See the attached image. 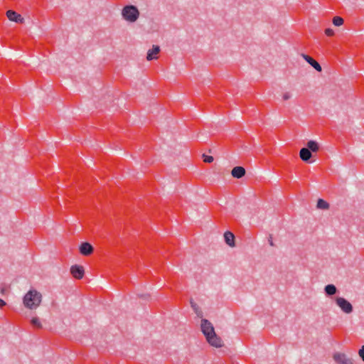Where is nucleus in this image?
<instances>
[{
	"mask_svg": "<svg viewBox=\"0 0 364 364\" xmlns=\"http://www.w3.org/2000/svg\"><path fill=\"white\" fill-rule=\"evenodd\" d=\"M201 331L210 345L215 348L223 346L222 339L215 333L213 324L208 320H201Z\"/></svg>",
	"mask_w": 364,
	"mask_h": 364,
	"instance_id": "f257e3e1",
	"label": "nucleus"
},
{
	"mask_svg": "<svg viewBox=\"0 0 364 364\" xmlns=\"http://www.w3.org/2000/svg\"><path fill=\"white\" fill-rule=\"evenodd\" d=\"M42 295L36 290L28 291L23 297V304L30 309L37 308L41 302Z\"/></svg>",
	"mask_w": 364,
	"mask_h": 364,
	"instance_id": "f03ea898",
	"label": "nucleus"
},
{
	"mask_svg": "<svg viewBox=\"0 0 364 364\" xmlns=\"http://www.w3.org/2000/svg\"><path fill=\"white\" fill-rule=\"evenodd\" d=\"M139 11L136 6L127 5L122 10V17L127 21L135 22L139 17Z\"/></svg>",
	"mask_w": 364,
	"mask_h": 364,
	"instance_id": "7ed1b4c3",
	"label": "nucleus"
},
{
	"mask_svg": "<svg viewBox=\"0 0 364 364\" xmlns=\"http://www.w3.org/2000/svg\"><path fill=\"white\" fill-rule=\"evenodd\" d=\"M335 301L344 313L350 314L353 312V308L352 304L345 298L336 297Z\"/></svg>",
	"mask_w": 364,
	"mask_h": 364,
	"instance_id": "20e7f679",
	"label": "nucleus"
},
{
	"mask_svg": "<svg viewBox=\"0 0 364 364\" xmlns=\"http://www.w3.org/2000/svg\"><path fill=\"white\" fill-rule=\"evenodd\" d=\"M333 359L338 364H354V360L352 358L348 357L342 353H334Z\"/></svg>",
	"mask_w": 364,
	"mask_h": 364,
	"instance_id": "39448f33",
	"label": "nucleus"
},
{
	"mask_svg": "<svg viewBox=\"0 0 364 364\" xmlns=\"http://www.w3.org/2000/svg\"><path fill=\"white\" fill-rule=\"evenodd\" d=\"M70 272L75 279H80L83 277L85 271L83 267L75 264L71 267Z\"/></svg>",
	"mask_w": 364,
	"mask_h": 364,
	"instance_id": "423d86ee",
	"label": "nucleus"
},
{
	"mask_svg": "<svg viewBox=\"0 0 364 364\" xmlns=\"http://www.w3.org/2000/svg\"><path fill=\"white\" fill-rule=\"evenodd\" d=\"M6 16L10 21H14L16 23H23L24 22L23 18L20 14H18V13L13 10L7 11Z\"/></svg>",
	"mask_w": 364,
	"mask_h": 364,
	"instance_id": "0eeeda50",
	"label": "nucleus"
},
{
	"mask_svg": "<svg viewBox=\"0 0 364 364\" xmlns=\"http://www.w3.org/2000/svg\"><path fill=\"white\" fill-rule=\"evenodd\" d=\"M79 250H80V252L84 256H89L94 251V248H93L92 245L90 243L87 242H82L80 245Z\"/></svg>",
	"mask_w": 364,
	"mask_h": 364,
	"instance_id": "6e6552de",
	"label": "nucleus"
},
{
	"mask_svg": "<svg viewBox=\"0 0 364 364\" xmlns=\"http://www.w3.org/2000/svg\"><path fill=\"white\" fill-rule=\"evenodd\" d=\"M160 47L157 45H154L152 48L147 52L146 60L150 61L154 59L158 58V54L160 53Z\"/></svg>",
	"mask_w": 364,
	"mask_h": 364,
	"instance_id": "1a4fd4ad",
	"label": "nucleus"
},
{
	"mask_svg": "<svg viewBox=\"0 0 364 364\" xmlns=\"http://www.w3.org/2000/svg\"><path fill=\"white\" fill-rule=\"evenodd\" d=\"M301 57L309 63L316 70L321 72L322 68L320 64L315 60L311 56L306 55L304 53L301 54Z\"/></svg>",
	"mask_w": 364,
	"mask_h": 364,
	"instance_id": "9d476101",
	"label": "nucleus"
},
{
	"mask_svg": "<svg viewBox=\"0 0 364 364\" xmlns=\"http://www.w3.org/2000/svg\"><path fill=\"white\" fill-rule=\"evenodd\" d=\"M246 171L242 166H235L232 169L231 174L235 178H241L245 175Z\"/></svg>",
	"mask_w": 364,
	"mask_h": 364,
	"instance_id": "9b49d317",
	"label": "nucleus"
},
{
	"mask_svg": "<svg viewBox=\"0 0 364 364\" xmlns=\"http://www.w3.org/2000/svg\"><path fill=\"white\" fill-rule=\"evenodd\" d=\"M299 156L301 159L305 162H309L310 159L312 156L311 152L308 149L302 148L299 152Z\"/></svg>",
	"mask_w": 364,
	"mask_h": 364,
	"instance_id": "f8f14e48",
	"label": "nucleus"
},
{
	"mask_svg": "<svg viewBox=\"0 0 364 364\" xmlns=\"http://www.w3.org/2000/svg\"><path fill=\"white\" fill-rule=\"evenodd\" d=\"M224 238H225V241L226 244L228 245L230 247L235 246V235L233 233H232L230 231H227L224 234Z\"/></svg>",
	"mask_w": 364,
	"mask_h": 364,
	"instance_id": "ddd939ff",
	"label": "nucleus"
},
{
	"mask_svg": "<svg viewBox=\"0 0 364 364\" xmlns=\"http://www.w3.org/2000/svg\"><path fill=\"white\" fill-rule=\"evenodd\" d=\"M324 292L327 296H332L338 292V289L334 284H327L324 287Z\"/></svg>",
	"mask_w": 364,
	"mask_h": 364,
	"instance_id": "4468645a",
	"label": "nucleus"
},
{
	"mask_svg": "<svg viewBox=\"0 0 364 364\" xmlns=\"http://www.w3.org/2000/svg\"><path fill=\"white\" fill-rule=\"evenodd\" d=\"M305 148L308 149L311 152H316L319 149V146L316 141L311 140L307 142V146Z\"/></svg>",
	"mask_w": 364,
	"mask_h": 364,
	"instance_id": "2eb2a0df",
	"label": "nucleus"
},
{
	"mask_svg": "<svg viewBox=\"0 0 364 364\" xmlns=\"http://www.w3.org/2000/svg\"><path fill=\"white\" fill-rule=\"evenodd\" d=\"M316 207L318 209L326 210L329 208V204L323 199H318L317 201Z\"/></svg>",
	"mask_w": 364,
	"mask_h": 364,
	"instance_id": "dca6fc26",
	"label": "nucleus"
},
{
	"mask_svg": "<svg viewBox=\"0 0 364 364\" xmlns=\"http://www.w3.org/2000/svg\"><path fill=\"white\" fill-rule=\"evenodd\" d=\"M31 325L36 328H42V324L39 320L38 318L37 317H33L31 320Z\"/></svg>",
	"mask_w": 364,
	"mask_h": 364,
	"instance_id": "f3484780",
	"label": "nucleus"
},
{
	"mask_svg": "<svg viewBox=\"0 0 364 364\" xmlns=\"http://www.w3.org/2000/svg\"><path fill=\"white\" fill-rule=\"evenodd\" d=\"M333 23L336 26H340L343 23V19L340 16H335L333 18Z\"/></svg>",
	"mask_w": 364,
	"mask_h": 364,
	"instance_id": "a211bd4d",
	"label": "nucleus"
},
{
	"mask_svg": "<svg viewBox=\"0 0 364 364\" xmlns=\"http://www.w3.org/2000/svg\"><path fill=\"white\" fill-rule=\"evenodd\" d=\"M203 161L205 163H211L213 161L214 159L212 156H208L205 154H203Z\"/></svg>",
	"mask_w": 364,
	"mask_h": 364,
	"instance_id": "6ab92c4d",
	"label": "nucleus"
},
{
	"mask_svg": "<svg viewBox=\"0 0 364 364\" xmlns=\"http://www.w3.org/2000/svg\"><path fill=\"white\" fill-rule=\"evenodd\" d=\"M291 97V95L290 92H284L282 95V99L284 100H288L289 99H290Z\"/></svg>",
	"mask_w": 364,
	"mask_h": 364,
	"instance_id": "aec40b11",
	"label": "nucleus"
},
{
	"mask_svg": "<svg viewBox=\"0 0 364 364\" xmlns=\"http://www.w3.org/2000/svg\"><path fill=\"white\" fill-rule=\"evenodd\" d=\"M325 33L328 36H332L334 34V31L331 28H326L325 30Z\"/></svg>",
	"mask_w": 364,
	"mask_h": 364,
	"instance_id": "412c9836",
	"label": "nucleus"
},
{
	"mask_svg": "<svg viewBox=\"0 0 364 364\" xmlns=\"http://www.w3.org/2000/svg\"><path fill=\"white\" fill-rule=\"evenodd\" d=\"M358 355L361 358V359L364 361V345L358 350Z\"/></svg>",
	"mask_w": 364,
	"mask_h": 364,
	"instance_id": "4be33fe9",
	"label": "nucleus"
},
{
	"mask_svg": "<svg viewBox=\"0 0 364 364\" xmlns=\"http://www.w3.org/2000/svg\"><path fill=\"white\" fill-rule=\"evenodd\" d=\"M191 307L193 309V310L196 311V313L198 314V305L193 302L192 300H191Z\"/></svg>",
	"mask_w": 364,
	"mask_h": 364,
	"instance_id": "5701e85b",
	"label": "nucleus"
},
{
	"mask_svg": "<svg viewBox=\"0 0 364 364\" xmlns=\"http://www.w3.org/2000/svg\"><path fill=\"white\" fill-rule=\"evenodd\" d=\"M268 242L271 246H273V237L271 234L269 235Z\"/></svg>",
	"mask_w": 364,
	"mask_h": 364,
	"instance_id": "b1692460",
	"label": "nucleus"
},
{
	"mask_svg": "<svg viewBox=\"0 0 364 364\" xmlns=\"http://www.w3.org/2000/svg\"><path fill=\"white\" fill-rule=\"evenodd\" d=\"M6 305V303L4 300L0 299V308H2L3 306H4Z\"/></svg>",
	"mask_w": 364,
	"mask_h": 364,
	"instance_id": "393cba45",
	"label": "nucleus"
},
{
	"mask_svg": "<svg viewBox=\"0 0 364 364\" xmlns=\"http://www.w3.org/2000/svg\"><path fill=\"white\" fill-rule=\"evenodd\" d=\"M5 291H6V289H5L4 288H2V289H1V294H4L5 293Z\"/></svg>",
	"mask_w": 364,
	"mask_h": 364,
	"instance_id": "a878e982",
	"label": "nucleus"
},
{
	"mask_svg": "<svg viewBox=\"0 0 364 364\" xmlns=\"http://www.w3.org/2000/svg\"><path fill=\"white\" fill-rule=\"evenodd\" d=\"M144 297L146 298L147 296H149L148 295H144L143 296Z\"/></svg>",
	"mask_w": 364,
	"mask_h": 364,
	"instance_id": "bb28decb",
	"label": "nucleus"
}]
</instances>
